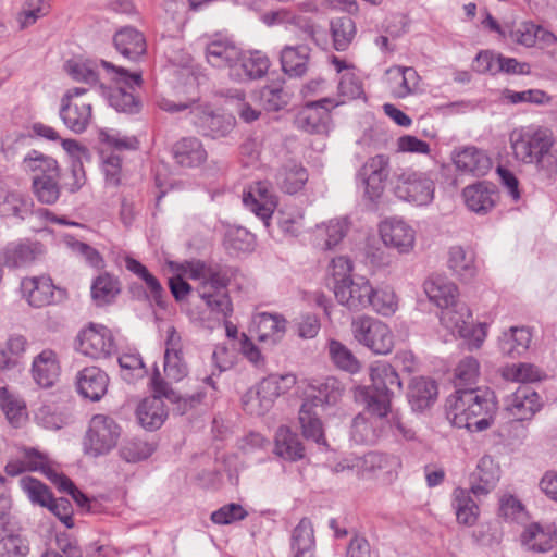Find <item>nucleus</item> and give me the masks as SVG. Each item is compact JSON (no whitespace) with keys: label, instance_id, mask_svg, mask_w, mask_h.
Masks as SVG:
<instances>
[{"label":"nucleus","instance_id":"nucleus-1","mask_svg":"<svg viewBox=\"0 0 557 557\" xmlns=\"http://www.w3.org/2000/svg\"><path fill=\"white\" fill-rule=\"evenodd\" d=\"M181 82L176 86V95H184V99L171 100L162 98L158 101L161 110L177 113L190 109L191 122L203 136L212 139L226 137L235 127L236 120L231 114L213 111L209 106H195L200 98L199 75L189 70L181 71Z\"/></svg>","mask_w":557,"mask_h":557},{"label":"nucleus","instance_id":"nucleus-2","mask_svg":"<svg viewBox=\"0 0 557 557\" xmlns=\"http://www.w3.org/2000/svg\"><path fill=\"white\" fill-rule=\"evenodd\" d=\"M445 409L454 426L480 432L491 426L497 401L490 388L459 389L446 399Z\"/></svg>","mask_w":557,"mask_h":557},{"label":"nucleus","instance_id":"nucleus-3","mask_svg":"<svg viewBox=\"0 0 557 557\" xmlns=\"http://www.w3.org/2000/svg\"><path fill=\"white\" fill-rule=\"evenodd\" d=\"M185 272L191 280H200L199 296L206 305L223 317L231 315L233 308L226 287L230 278L224 268L218 263L193 260L186 263Z\"/></svg>","mask_w":557,"mask_h":557},{"label":"nucleus","instance_id":"nucleus-4","mask_svg":"<svg viewBox=\"0 0 557 557\" xmlns=\"http://www.w3.org/2000/svg\"><path fill=\"white\" fill-rule=\"evenodd\" d=\"M370 387L358 388L371 410H391L395 392L401 391V381L394 366L377 361L370 367Z\"/></svg>","mask_w":557,"mask_h":557},{"label":"nucleus","instance_id":"nucleus-5","mask_svg":"<svg viewBox=\"0 0 557 557\" xmlns=\"http://www.w3.org/2000/svg\"><path fill=\"white\" fill-rule=\"evenodd\" d=\"M296 384L293 374H271L259 384L250 387L242 397V406L250 416H264L273 407L276 398Z\"/></svg>","mask_w":557,"mask_h":557},{"label":"nucleus","instance_id":"nucleus-6","mask_svg":"<svg viewBox=\"0 0 557 557\" xmlns=\"http://www.w3.org/2000/svg\"><path fill=\"white\" fill-rule=\"evenodd\" d=\"M435 183L428 173L405 170L397 175L394 194L411 205L422 207L430 205L434 199Z\"/></svg>","mask_w":557,"mask_h":557},{"label":"nucleus","instance_id":"nucleus-7","mask_svg":"<svg viewBox=\"0 0 557 557\" xmlns=\"http://www.w3.org/2000/svg\"><path fill=\"white\" fill-rule=\"evenodd\" d=\"M355 339L374 354L387 355L394 347V336L389 327L372 317H359L351 323Z\"/></svg>","mask_w":557,"mask_h":557},{"label":"nucleus","instance_id":"nucleus-8","mask_svg":"<svg viewBox=\"0 0 557 557\" xmlns=\"http://www.w3.org/2000/svg\"><path fill=\"white\" fill-rule=\"evenodd\" d=\"M120 434L121 429L114 419L104 414H96L89 422L84 450L92 457L106 455L116 446Z\"/></svg>","mask_w":557,"mask_h":557},{"label":"nucleus","instance_id":"nucleus-9","mask_svg":"<svg viewBox=\"0 0 557 557\" xmlns=\"http://www.w3.org/2000/svg\"><path fill=\"white\" fill-rule=\"evenodd\" d=\"M442 324L451 331V333L458 334L460 337L469 338L472 341L473 346L479 348L486 337V323H479L473 325L472 314L470 309L457 300L455 305L445 307L441 313Z\"/></svg>","mask_w":557,"mask_h":557},{"label":"nucleus","instance_id":"nucleus-10","mask_svg":"<svg viewBox=\"0 0 557 557\" xmlns=\"http://www.w3.org/2000/svg\"><path fill=\"white\" fill-rule=\"evenodd\" d=\"M552 139V133L542 127L515 129L510 134V145L515 158L527 164L534 163Z\"/></svg>","mask_w":557,"mask_h":557},{"label":"nucleus","instance_id":"nucleus-11","mask_svg":"<svg viewBox=\"0 0 557 557\" xmlns=\"http://www.w3.org/2000/svg\"><path fill=\"white\" fill-rule=\"evenodd\" d=\"M33 200L24 194L15 190H9L0 183V215L14 216L20 220L26 219L33 214ZM35 214L40 219H47L58 224H69L64 218H57L48 209L39 208Z\"/></svg>","mask_w":557,"mask_h":557},{"label":"nucleus","instance_id":"nucleus-12","mask_svg":"<svg viewBox=\"0 0 557 557\" xmlns=\"http://www.w3.org/2000/svg\"><path fill=\"white\" fill-rule=\"evenodd\" d=\"M77 350L92 359H100L114 354L116 344L110 329L90 323L77 335Z\"/></svg>","mask_w":557,"mask_h":557},{"label":"nucleus","instance_id":"nucleus-13","mask_svg":"<svg viewBox=\"0 0 557 557\" xmlns=\"http://www.w3.org/2000/svg\"><path fill=\"white\" fill-rule=\"evenodd\" d=\"M388 410H371L366 404V411L357 414L351 423L350 435L355 443L375 444L387 432Z\"/></svg>","mask_w":557,"mask_h":557},{"label":"nucleus","instance_id":"nucleus-14","mask_svg":"<svg viewBox=\"0 0 557 557\" xmlns=\"http://www.w3.org/2000/svg\"><path fill=\"white\" fill-rule=\"evenodd\" d=\"M389 176V158L376 154L367 160L358 172V177L364 186V195L371 200H377L384 193L385 183Z\"/></svg>","mask_w":557,"mask_h":557},{"label":"nucleus","instance_id":"nucleus-15","mask_svg":"<svg viewBox=\"0 0 557 557\" xmlns=\"http://www.w3.org/2000/svg\"><path fill=\"white\" fill-rule=\"evenodd\" d=\"M370 293H372V285L363 276H354L346 283L334 285V294L338 302L355 311L369 308Z\"/></svg>","mask_w":557,"mask_h":557},{"label":"nucleus","instance_id":"nucleus-16","mask_svg":"<svg viewBox=\"0 0 557 557\" xmlns=\"http://www.w3.org/2000/svg\"><path fill=\"white\" fill-rule=\"evenodd\" d=\"M505 410L518 421L530 420L541 408L540 395L530 385H521L505 398Z\"/></svg>","mask_w":557,"mask_h":557},{"label":"nucleus","instance_id":"nucleus-17","mask_svg":"<svg viewBox=\"0 0 557 557\" xmlns=\"http://www.w3.org/2000/svg\"><path fill=\"white\" fill-rule=\"evenodd\" d=\"M330 104H332V100L329 98L307 103L296 116L297 128L309 134L326 133L330 120L327 106Z\"/></svg>","mask_w":557,"mask_h":557},{"label":"nucleus","instance_id":"nucleus-18","mask_svg":"<svg viewBox=\"0 0 557 557\" xmlns=\"http://www.w3.org/2000/svg\"><path fill=\"white\" fill-rule=\"evenodd\" d=\"M244 206L253 212L263 222L267 228L276 207L275 196L269 190L265 183L258 182L243 196Z\"/></svg>","mask_w":557,"mask_h":557},{"label":"nucleus","instance_id":"nucleus-19","mask_svg":"<svg viewBox=\"0 0 557 557\" xmlns=\"http://www.w3.org/2000/svg\"><path fill=\"white\" fill-rule=\"evenodd\" d=\"M269 66V58L263 52L240 50L239 60L232 66L230 77L237 82L258 79L267 74Z\"/></svg>","mask_w":557,"mask_h":557},{"label":"nucleus","instance_id":"nucleus-20","mask_svg":"<svg viewBox=\"0 0 557 557\" xmlns=\"http://www.w3.org/2000/svg\"><path fill=\"white\" fill-rule=\"evenodd\" d=\"M380 235L387 247L400 253L409 252L414 245V231L406 222L391 219L380 224Z\"/></svg>","mask_w":557,"mask_h":557},{"label":"nucleus","instance_id":"nucleus-21","mask_svg":"<svg viewBox=\"0 0 557 557\" xmlns=\"http://www.w3.org/2000/svg\"><path fill=\"white\" fill-rule=\"evenodd\" d=\"M108 385V374L95 366L84 368L76 375L77 392L91 401H99L106 395Z\"/></svg>","mask_w":557,"mask_h":557},{"label":"nucleus","instance_id":"nucleus-22","mask_svg":"<svg viewBox=\"0 0 557 557\" xmlns=\"http://www.w3.org/2000/svg\"><path fill=\"white\" fill-rule=\"evenodd\" d=\"M467 208L478 214L488 213L498 200L496 186L490 182H479L462 190Z\"/></svg>","mask_w":557,"mask_h":557},{"label":"nucleus","instance_id":"nucleus-23","mask_svg":"<svg viewBox=\"0 0 557 557\" xmlns=\"http://www.w3.org/2000/svg\"><path fill=\"white\" fill-rule=\"evenodd\" d=\"M500 478L499 467L490 456L482 457L476 469L470 476V491L480 498L490 494L496 486Z\"/></svg>","mask_w":557,"mask_h":557},{"label":"nucleus","instance_id":"nucleus-24","mask_svg":"<svg viewBox=\"0 0 557 557\" xmlns=\"http://www.w3.org/2000/svg\"><path fill=\"white\" fill-rule=\"evenodd\" d=\"M55 286L49 276L26 277L21 282V290L27 302L36 308H42L54 302Z\"/></svg>","mask_w":557,"mask_h":557},{"label":"nucleus","instance_id":"nucleus-25","mask_svg":"<svg viewBox=\"0 0 557 557\" xmlns=\"http://www.w3.org/2000/svg\"><path fill=\"white\" fill-rule=\"evenodd\" d=\"M60 117L69 129L75 134H81L86 131L91 122V103L86 100L70 101L62 99Z\"/></svg>","mask_w":557,"mask_h":557},{"label":"nucleus","instance_id":"nucleus-26","mask_svg":"<svg viewBox=\"0 0 557 557\" xmlns=\"http://www.w3.org/2000/svg\"><path fill=\"white\" fill-rule=\"evenodd\" d=\"M343 393V384L336 377L327 376L323 381H315L310 384L309 392L304 401L311 403L312 408L334 406L339 401Z\"/></svg>","mask_w":557,"mask_h":557},{"label":"nucleus","instance_id":"nucleus-27","mask_svg":"<svg viewBox=\"0 0 557 557\" xmlns=\"http://www.w3.org/2000/svg\"><path fill=\"white\" fill-rule=\"evenodd\" d=\"M205 55L207 62L215 69H228L238 62L240 49L228 39H213L206 45Z\"/></svg>","mask_w":557,"mask_h":557},{"label":"nucleus","instance_id":"nucleus-28","mask_svg":"<svg viewBox=\"0 0 557 557\" xmlns=\"http://www.w3.org/2000/svg\"><path fill=\"white\" fill-rule=\"evenodd\" d=\"M113 44L115 49L131 61H137L147 49L144 35L132 26L119 29L113 36Z\"/></svg>","mask_w":557,"mask_h":557},{"label":"nucleus","instance_id":"nucleus-29","mask_svg":"<svg viewBox=\"0 0 557 557\" xmlns=\"http://www.w3.org/2000/svg\"><path fill=\"white\" fill-rule=\"evenodd\" d=\"M286 319L278 313L258 312L252 318L251 327L261 342L270 339L272 343L281 341L286 332Z\"/></svg>","mask_w":557,"mask_h":557},{"label":"nucleus","instance_id":"nucleus-30","mask_svg":"<svg viewBox=\"0 0 557 557\" xmlns=\"http://www.w3.org/2000/svg\"><path fill=\"white\" fill-rule=\"evenodd\" d=\"M423 288L430 301L441 309L455 305L457 300L458 288L445 276L438 274L429 276L423 283Z\"/></svg>","mask_w":557,"mask_h":557},{"label":"nucleus","instance_id":"nucleus-31","mask_svg":"<svg viewBox=\"0 0 557 557\" xmlns=\"http://www.w3.org/2000/svg\"><path fill=\"white\" fill-rule=\"evenodd\" d=\"M172 154L175 162L183 168L199 166L207 160V151L196 137L182 138L175 143Z\"/></svg>","mask_w":557,"mask_h":557},{"label":"nucleus","instance_id":"nucleus-32","mask_svg":"<svg viewBox=\"0 0 557 557\" xmlns=\"http://www.w3.org/2000/svg\"><path fill=\"white\" fill-rule=\"evenodd\" d=\"M357 465H360V475L366 476L380 473L391 475L397 472L401 463L400 459L395 455L370 451L360 458Z\"/></svg>","mask_w":557,"mask_h":557},{"label":"nucleus","instance_id":"nucleus-33","mask_svg":"<svg viewBox=\"0 0 557 557\" xmlns=\"http://www.w3.org/2000/svg\"><path fill=\"white\" fill-rule=\"evenodd\" d=\"M162 398L164 396L153 393V396L145 398L138 405L136 416L144 429L152 431L163 424L168 414Z\"/></svg>","mask_w":557,"mask_h":557},{"label":"nucleus","instance_id":"nucleus-34","mask_svg":"<svg viewBox=\"0 0 557 557\" xmlns=\"http://www.w3.org/2000/svg\"><path fill=\"white\" fill-rule=\"evenodd\" d=\"M60 373L57 355L51 349L42 350L33 361L32 374L35 382L41 387H51Z\"/></svg>","mask_w":557,"mask_h":557},{"label":"nucleus","instance_id":"nucleus-35","mask_svg":"<svg viewBox=\"0 0 557 557\" xmlns=\"http://www.w3.org/2000/svg\"><path fill=\"white\" fill-rule=\"evenodd\" d=\"M407 397L413 411H423L435 401L437 385L431 379L413 377L409 384Z\"/></svg>","mask_w":557,"mask_h":557},{"label":"nucleus","instance_id":"nucleus-36","mask_svg":"<svg viewBox=\"0 0 557 557\" xmlns=\"http://www.w3.org/2000/svg\"><path fill=\"white\" fill-rule=\"evenodd\" d=\"M310 48L306 45L285 46L281 51L282 70L289 77H301L308 70Z\"/></svg>","mask_w":557,"mask_h":557},{"label":"nucleus","instance_id":"nucleus-37","mask_svg":"<svg viewBox=\"0 0 557 557\" xmlns=\"http://www.w3.org/2000/svg\"><path fill=\"white\" fill-rule=\"evenodd\" d=\"M386 74L393 83L392 91L397 98H405L419 89L421 78L411 66H393Z\"/></svg>","mask_w":557,"mask_h":557},{"label":"nucleus","instance_id":"nucleus-38","mask_svg":"<svg viewBox=\"0 0 557 557\" xmlns=\"http://www.w3.org/2000/svg\"><path fill=\"white\" fill-rule=\"evenodd\" d=\"M448 268L465 282H470L476 275L474 252L461 246H453L448 252Z\"/></svg>","mask_w":557,"mask_h":557},{"label":"nucleus","instance_id":"nucleus-39","mask_svg":"<svg viewBox=\"0 0 557 557\" xmlns=\"http://www.w3.org/2000/svg\"><path fill=\"white\" fill-rule=\"evenodd\" d=\"M472 492L457 487L453 492L451 507L459 524L471 527L480 515L479 505L471 497Z\"/></svg>","mask_w":557,"mask_h":557},{"label":"nucleus","instance_id":"nucleus-40","mask_svg":"<svg viewBox=\"0 0 557 557\" xmlns=\"http://www.w3.org/2000/svg\"><path fill=\"white\" fill-rule=\"evenodd\" d=\"M274 453L285 460L297 461L305 456V447L296 433L281 425L275 432Z\"/></svg>","mask_w":557,"mask_h":557},{"label":"nucleus","instance_id":"nucleus-41","mask_svg":"<svg viewBox=\"0 0 557 557\" xmlns=\"http://www.w3.org/2000/svg\"><path fill=\"white\" fill-rule=\"evenodd\" d=\"M454 162L458 170L482 176L491 168L490 158L475 147H467L456 153Z\"/></svg>","mask_w":557,"mask_h":557},{"label":"nucleus","instance_id":"nucleus-42","mask_svg":"<svg viewBox=\"0 0 557 557\" xmlns=\"http://www.w3.org/2000/svg\"><path fill=\"white\" fill-rule=\"evenodd\" d=\"M532 334L528 327L512 326L499 338L500 351L509 357H520L530 347Z\"/></svg>","mask_w":557,"mask_h":557},{"label":"nucleus","instance_id":"nucleus-43","mask_svg":"<svg viewBox=\"0 0 557 557\" xmlns=\"http://www.w3.org/2000/svg\"><path fill=\"white\" fill-rule=\"evenodd\" d=\"M302 435L320 445H325L322 422L319 417L318 408H312L311 403L304 401L298 414Z\"/></svg>","mask_w":557,"mask_h":557},{"label":"nucleus","instance_id":"nucleus-44","mask_svg":"<svg viewBox=\"0 0 557 557\" xmlns=\"http://www.w3.org/2000/svg\"><path fill=\"white\" fill-rule=\"evenodd\" d=\"M40 253L38 243H11L3 250V262L10 268L24 267L32 263Z\"/></svg>","mask_w":557,"mask_h":557},{"label":"nucleus","instance_id":"nucleus-45","mask_svg":"<svg viewBox=\"0 0 557 557\" xmlns=\"http://www.w3.org/2000/svg\"><path fill=\"white\" fill-rule=\"evenodd\" d=\"M151 388L153 393L164 396L166 400L175 405L174 411L177 414H184L189 408L194 406L196 401H199V399L195 396L186 398L176 393L171 387V385L161 377V374L157 368L151 377Z\"/></svg>","mask_w":557,"mask_h":557},{"label":"nucleus","instance_id":"nucleus-46","mask_svg":"<svg viewBox=\"0 0 557 557\" xmlns=\"http://www.w3.org/2000/svg\"><path fill=\"white\" fill-rule=\"evenodd\" d=\"M314 532L309 518H302L292 533V549L294 557H311L314 547Z\"/></svg>","mask_w":557,"mask_h":557},{"label":"nucleus","instance_id":"nucleus-47","mask_svg":"<svg viewBox=\"0 0 557 557\" xmlns=\"http://www.w3.org/2000/svg\"><path fill=\"white\" fill-rule=\"evenodd\" d=\"M120 292V281L109 273L97 276L91 285L92 300L99 307L111 304Z\"/></svg>","mask_w":557,"mask_h":557},{"label":"nucleus","instance_id":"nucleus-48","mask_svg":"<svg viewBox=\"0 0 557 557\" xmlns=\"http://www.w3.org/2000/svg\"><path fill=\"white\" fill-rule=\"evenodd\" d=\"M327 351L332 362L341 370L350 374L358 373L361 369L359 360L351 350L337 339L327 342Z\"/></svg>","mask_w":557,"mask_h":557},{"label":"nucleus","instance_id":"nucleus-49","mask_svg":"<svg viewBox=\"0 0 557 557\" xmlns=\"http://www.w3.org/2000/svg\"><path fill=\"white\" fill-rule=\"evenodd\" d=\"M262 20L268 26L290 24L302 29V32L311 38H313L315 35V27L310 20L300 15H296L285 9L265 13Z\"/></svg>","mask_w":557,"mask_h":557},{"label":"nucleus","instance_id":"nucleus-50","mask_svg":"<svg viewBox=\"0 0 557 557\" xmlns=\"http://www.w3.org/2000/svg\"><path fill=\"white\" fill-rule=\"evenodd\" d=\"M307 181V170L295 163L285 165L277 174V183L281 189L290 195L302 189Z\"/></svg>","mask_w":557,"mask_h":557},{"label":"nucleus","instance_id":"nucleus-51","mask_svg":"<svg viewBox=\"0 0 557 557\" xmlns=\"http://www.w3.org/2000/svg\"><path fill=\"white\" fill-rule=\"evenodd\" d=\"M125 268L145 282L156 304L163 307L162 295L164 289L159 280L141 262L132 257L125 258Z\"/></svg>","mask_w":557,"mask_h":557},{"label":"nucleus","instance_id":"nucleus-52","mask_svg":"<svg viewBox=\"0 0 557 557\" xmlns=\"http://www.w3.org/2000/svg\"><path fill=\"white\" fill-rule=\"evenodd\" d=\"M26 347L27 339L23 335H11L5 343V348L0 349V371L15 368L26 351Z\"/></svg>","mask_w":557,"mask_h":557},{"label":"nucleus","instance_id":"nucleus-53","mask_svg":"<svg viewBox=\"0 0 557 557\" xmlns=\"http://www.w3.org/2000/svg\"><path fill=\"white\" fill-rule=\"evenodd\" d=\"M333 45L337 51L348 49L356 35V25L350 16H341L331 21Z\"/></svg>","mask_w":557,"mask_h":557},{"label":"nucleus","instance_id":"nucleus-54","mask_svg":"<svg viewBox=\"0 0 557 557\" xmlns=\"http://www.w3.org/2000/svg\"><path fill=\"white\" fill-rule=\"evenodd\" d=\"M275 222L282 235L297 237L304 228V213L292 207L278 210Z\"/></svg>","mask_w":557,"mask_h":557},{"label":"nucleus","instance_id":"nucleus-55","mask_svg":"<svg viewBox=\"0 0 557 557\" xmlns=\"http://www.w3.org/2000/svg\"><path fill=\"white\" fill-rule=\"evenodd\" d=\"M349 223L346 218L332 219L327 223L318 226L319 236H323V248L331 250L336 247L347 235Z\"/></svg>","mask_w":557,"mask_h":557},{"label":"nucleus","instance_id":"nucleus-56","mask_svg":"<svg viewBox=\"0 0 557 557\" xmlns=\"http://www.w3.org/2000/svg\"><path fill=\"white\" fill-rule=\"evenodd\" d=\"M0 407L13 426H20L25 414V404L8 387H0Z\"/></svg>","mask_w":557,"mask_h":557},{"label":"nucleus","instance_id":"nucleus-57","mask_svg":"<svg viewBox=\"0 0 557 557\" xmlns=\"http://www.w3.org/2000/svg\"><path fill=\"white\" fill-rule=\"evenodd\" d=\"M23 162L26 170L37 173L35 176H52L60 174L57 160L37 150L29 151Z\"/></svg>","mask_w":557,"mask_h":557},{"label":"nucleus","instance_id":"nucleus-58","mask_svg":"<svg viewBox=\"0 0 557 557\" xmlns=\"http://www.w3.org/2000/svg\"><path fill=\"white\" fill-rule=\"evenodd\" d=\"M369 307L382 315H391L397 309L396 295L389 286L376 288L372 286V293L369 294Z\"/></svg>","mask_w":557,"mask_h":557},{"label":"nucleus","instance_id":"nucleus-59","mask_svg":"<svg viewBox=\"0 0 557 557\" xmlns=\"http://www.w3.org/2000/svg\"><path fill=\"white\" fill-rule=\"evenodd\" d=\"M59 175L34 176L33 189L37 199L46 205H53L60 197Z\"/></svg>","mask_w":557,"mask_h":557},{"label":"nucleus","instance_id":"nucleus-60","mask_svg":"<svg viewBox=\"0 0 557 557\" xmlns=\"http://www.w3.org/2000/svg\"><path fill=\"white\" fill-rule=\"evenodd\" d=\"M479 362L473 357L460 360L455 371L456 391L473 388L479 376Z\"/></svg>","mask_w":557,"mask_h":557},{"label":"nucleus","instance_id":"nucleus-61","mask_svg":"<svg viewBox=\"0 0 557 557\" xmlns=\"http://www.w3.org/2000/svg\"><path fill=\"white\" fill-rule=\"evenodd\" d=\"M20 484L24 493L34 505H39L47 508V506H49L51 503L53 498L52 493L50 492L49 487L41 481L32 476H24L21 479Z\"/></svg>","mask_w":557,"mask_h":557},{"label":"nucleus","instance_id":"nucleus-62","mask_svg":"<svg viewBox=\"0 0 557 557\" xmlns=\"http://www.w3.org/2000/svg\"><path fill=\"white\" fill-rule=\"evenodd\" d=\"M28 553L26 541L3 527L0 528V557H24Z\"/></svg>","mask_w":557,"mask_h":557},{"label":"nucleus","instance_id":"nucleus-63","mask_svg":"<svg viewBox=\"0 0 557 557\" xmlns=\"http://www.w3.org/2000/svg\"><path fill=\"white\" fill-rule=\"evenodd\" d=\"M109 103L117 112L129 114L137 113L140 107L139 101L133 92L123 87H116L110 91Z\"/></svg>","mask_w":557,"mask_h":557},{"label":"nucleus","instance_id":"nucleus-64","mask_svg":"<svg viewBox=\"0 0 557 557\" xmlns=\"http://www.w3.org/2000/svg\"><path fill=\"white\" fill-rule=\"evenodd\" d=\"M97 65L91 61H74L66 62V71L69 75L76 82H83L88 85H96L98 83Z\"/></svg>","mask_w":557,"mask_h":557}]
</instances>
